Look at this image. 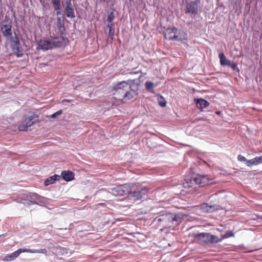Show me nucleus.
<instances>
[{
  "label": "nucleus",
  "mask_w": 262,
  "mask_h": 262,
  "mask_svg": "<svg viewBox=\"0 0 262 262\" xmlns=\"http://www.w3.org/2000/svg\"><path fill=\"white\" fill-rule=\"evenodd\" d=\"M62 111L61 110H60L58 111L57 112H56V113L53 114L51 116V117L52 118H55L56 116L62 114Z\"/></svg>",
  "instance_id": "34"
},
{
  "label": "nucleus",
  "mask_w": 262,
  "mask_h": 262,
  "mask_svg": "<svg viewBox=\"0 0 262 262\" xmlns=\"http://www.w3.org/2000/svg\"><path fill=\"white\" fill-rule=\"evenodd\" d=\"M57 21H58V24H59V22H61V19H60V18H57Z\"/></svg>",
  "instance_id": "37"
},
{
  "label": "nucleus",
  "mask_w": 262,
  "mask_h": 262,
  "mask_svg": "<svg viewBox=\"0 0 262 262\" xmlns=\"http://www.w3.org/2000/svg\"><path fill=\"white\" fill-rule=\"evenodd\" d=\"M237 160L241 162H246V164H247V161H248V160L246 159V158L243 156L242 155H239L237 156Z\"/></svg>",
  "instance_id": "33"
},
{
  "label": "nucleus",
  "mask_w": 262,
  "mask_h": 262,
  "mask_svg": "<svg viewBox=\"0 0 262 262\" xmlns=\"http://www.w3.org/2000/svg\"><path fill=\"white\" fill-rule=\"evenodd\" d=\"M210 233H202L197 234L195 237L202 242L208 244L210 243Z\"/></svg>",
  "instance_id": "15"
},
{
  "label": "nucleus",
  "mask_w": 262,
  "mask_h": 262,
  "mask_svg": "<svg viewBox=\"0 0 262 262\" xmlns=\"http://www.w3.org/2000/svg\"><path fill=\"white\" fill-rule=\"evenodd\" d=\"M177 30L176 28L169 29L167 30L164 34L165 38L168 40L177 39L178 36L176 35Z\"/></svg>",
  "instance_id": "14"
},
{
  "label": "nucleus",
  "mask_w": 262,
  "mask_h": 262,
  "mask_svg": "<svg viewBox=\"0 0 262 262\" xmlns=\"http://www.w3.org/2000/svg\"><path fill=\"white\" fill-rule=\"evenodd\" d=\"M223 240L225 238H228L234 236V233L231 231H227L225 234L222 235Z\"/></svg>",
  "instance_id": "27"
},
{
  "label": "nucleus",
  "mask_w": 262,
  "mask_h": 262,
  "mask_svg": "<svg viewBox=\"0 0 262 262\" xmlns=\"http://www.w3.org/2000/svg\"><path fill=\"white\" fill-rule=\"evenodd\" d=\"M10 46L14 54L18 57H21L23 55V48L20 46L18 38L16 36L15 37H12Z\"/></svg>",
  "instance_id": "5"
},
{
  "label": "nucleus",
  "mask_w": 262,
  "mask_h": 262,
  "mask_svg": "<svg viewBox=\"0 0 262 262\" xmlns=\"http://www.w3.org/2000/svg\"><path fill=\"white\" fill-rule=\"evenodd\" d=\"M129 90L135 93L136 94H138V91L139 90L140 84L138 83L135 82V80L130 81L128 83Z\"/></svg>",
  "instance_id": "20"
},
{
  "label": "nucleus",
  "mask_w": 262,
  "mask_h": 262,
  "mask_svg": "<svg viewBox=\"0 0 262 262\" xmlns=\"http://www.w3.org/2000/svg\"><path fill=\"white\" fill-rule=\"evenodd\" d=\"M223 239L222 237L219 238L217 236L214 235H212L210 234V244H213V243H217L219 242H220L222 241Z\"/></svg>",
  "instance_id": "25"
},
{
  "label": "nucleus",
  "mask_w": 262,
  "mask_h": 262,
  "mask_svg": "<svg viewBox=\"0 0 262 262\" xmlns=\"http://www.w3.org/2000/svg\"><path fill=\"white\" fill-rule=\"evenodd\" d=\"M38 115L32 113L30 116H25L23 118L18 128L19 131H26L28 127L31 126L37 121Z\"/></svg>",
  "instance_id": "3"
},
{
  "label": "nucleus",
  "mask_w": 262,
  "mask_h": 262,
  "mask_svg": "<svg viewBox=\"0 0 262 262\" xmlns=\"http://www.w3.org/2000/svg\"><path fill=\"white\" fill-rule=\"evenodd\" d=\"M13 200L16 201L17 203L24 204L25 203V202L28 201L27 193L21 194L19 196H17V198L13 196Z\"/></svg>",
  "instance_id": "19"
},
{
  "label": "nucleus",
  "mask_w": 262,
  "mask_h": 262,
  "mask_svg": "<svg viewBox=\"0 0 262 262\" xmlns=\"http://www.w3.org/2000/svg\"><path fill=\"white\" fill-rule=\"evenodd\" d=\"M114 17L115 16L114 15V13L113 12L110 13L107 18V22L112 23L114 19Z\"/></svg>",
  "instance_id": "31"
},
{
  "label": "nucleus",
  "mask_w": 262,
  "mask_h": 262,
  "mask_svg": "<svg viewBox=\"0 0 262 262\" xmlns=\"http://www.w3.org/2000/svg\"><path fill=\"white\" fill-rule=\"evenodd\" d=\"M129 90L128 82L125 81L117 83L113 89V95L115 99L121 101L126 91Z\"/></svg>",
  "instance_id": "2"
},
{
  "label": "nucleus",
  "mask_w": 262,
  "mask_h": 262,
  "mask_svg": "<svg viewBox=\"0 0 262 262\" xmlns=\"http://www.w3.org/2000/svg\"><path fill=\"white\" fill-rule=\"evenodd\" d=\"M62 179L67 182L73 180L74 179V174L71 171H63L61 174Z\"/></svg>",
  "instance_id": "16"
},
{
  "label": "nucleus",
  "mask_w": 262,
  "mask_h": 262,
  "mask_svg": "<svg viewBox=\"0 0 262 262\" xmlns=\"http://www.w3.org/2000/svg\"><path fill=\"white\" fill-rule=\"evenodd\" d=\"M113 26H114L113 22H112V23L108 22L107 27L109 28V29H113Z\"/></svg>",
  "instance_id": "36"
},
{
  "label": "nucleus",
  "mask_w": 262,
  "mask_h": 262,
  "mask_svg": "<svg viewBox=\"0 0 262 262\" xmlns=\"http://www.w3.org/2000/svg\"><path fill=\"white\" fill-rule=\"evenodd\" d=\"M26 252L32 253H42L47 254V250L46 249H40L39 250H33L30 249H26Z\"/></svg>",
  "instance_id": "24"
},
{
  "label": "nucleus",
  "mask_w": 262,
  "mask_h": 262,
  "mask_svg": "<svg viewBox=\"0 0 262 262\" xmlns=\"http://www.w3.org/2000/svg\"><path fill=\"white\" fill-rule=\"evenodd\" d=\"M201 209L204 212H211L214 210V206L208 205L207 203H204L201 205Z\"/></svg>",
  "instance_id": "21"
},
{
  "label": "nucleus",
  "mask_w": 262,
  "mask_h": 262,
  "mask_svg": "<svg viewBox=\"0 0 262 262\" xmlns=\"http://www.w3.org/2000/svg\"><path fill=\"white\" fill-rule=\"evenodd\" d=\"M247 166L248 167H251L253 165H257L256 162L255 161V158H253L251 160H248L247 161Z\"/></svg>",
  "instance_id": "29"
},
{
  "label": "nucleus",
  "mask_w": 262,
  "mask_h": 262,
  "mask_svg": "<svg viewBox=\"0 0 262 262\" xmlns=\"http://www.w3.org/2000/svg\"><path fill=\"white\" fill-rule=\"evenodd\" d=\"M205 178L201 176H198L194 178H188L185 179L183 183V187L185 188L192 187L194 184L202 187L204 186Z\"/></svg>",
  "instance_id": "4"
},
{
  "label": "nucleus",
  "mask_w": 262,
  "mask_h": 262,
  "mask_svg": "<svg viewBox=\"0 0 262 262\" xmlns=\"http://www.w3.org/2000/svg\"><path fill=\"white\" fill-rule=\"evenodd\" d=\"M137 95L135 93L132 92L129 90L126 91L121 101L123 103H125L128 100H132L135 96Z\"/></svg>",
  "instance_id": "17"
},
{
  "label": "nucleus",
  "mask_w": 262,
  "mask_h": 262,
  "mask_svg": "<svg viewBox=\"0 0 262 262\" xmlns=\"http://www.w3.org/2000/svg\"><path fill=\"white\" fill-rule=\"evenodd\" d=\"M26 249H19L17 251L12 253L11 254L6 256L3 259L4 261H12L18 257L23 252H26Z\"/></svg>",
  "instance_id": "12"
},
{
  "label": "nucleus",
  "mask_w": 262,
  "mask_h": 262,
  "mask_svg": "<svg viewBox=\"0 0 262 262\" xmlns=\"http://www.w3.org/2000/svg\"><path fill=\"white\" fill-rule=\"evenodd\" d=\"M38 46L40 49L44 51L54 48L51 39L50 40L41 39L38 42Z\"/></svg>",
  "instance_id": "10"
},
{
  "label": "nucleus",
  "mask_w": 262,
  "mask_h": 262,
  "mask_svg": "<svg viewBox=\"0 0 262 262\" xmlns=\"http://www.w3.org/2000/svg\"><path fill=\"white\" fill-rule=\"evenodd\" d=\"M145 86L146 90L147 91L150 92V93H151L152 94L155 93V91L154 89V84L153 82H152L150 81H146L145 83Z\"/></svg>",
  "instance_id": "23"
},
{
  "label": "nucleus",
  "mask_w": 262,
  "mask_h": 262,
  "mask_svg": "<svg viewBox=\"0 0 262 262\" xmlns=\"http://www.w3.org/2000/svg\"><path fill=\"white\" fill-rule=\"evenodd\" d=\"M158 101L159 104V105L162 107H164L166 106V101L162 97V96H160L158 98Z\"/></svg>",
  "instance_id": "28"
},
{
  "label": "nucleus",
  "mask_w": 262,
  "mask_h": 262,
  "mask_svg": "<svg viewBox=\"0 0 262 262\" xmlns=\"http://www.w3.org/2000/svg\"><path fill=\"white\" fill-rule=\"evenodd\" d=\"M27 197L29 202H30V203H28V204H31L32 203V200L36 199L37 197V194L35 193H30L28 192L27 193Z\"/></svg>",
  "instance_id": "26"
},
{
  "label": "nucleus",
  "mask_w": 262,
  "mask_h": 262,
  "mask_svg": "<svg viewBox=\"0 0 262 262\" xmlns=\"http://www.w3.org/2000/svg\"><path fill=\"white\" fill-rule=\"evenodd\" d=\"M114 33L115 31L114 29H109L108 40L110 39L111 42H112L114 39Z\"/></svg>",
  "instance_id": "30"
},
{
  "label": "nucleus",
  "mask_w": 262,
  "mask_h": 262,
  "mask_svg": "<svg viewBox=\"0 0 262 262\" xmlns=\"http://www.w3.org/2000/svg\"><path fill=\"white\" fill-rule=\"evenodd\" d=\"M58 26L59 32L60 33H64V28L63 26V24H62L61 22H59V23L58 24Z\"/></svg>",
  "instance_id": "32"
},
{
  "label": "nucleus",
  "mask_w": 262,
  "mask_h": 262,
  "mask_svg": "<svg viewBox=\"0 0 262 262\" xmlns=\"http://www.w3.org/2000/svg\"><path fill=\"white\" fill-rule=\"evenodd\" d=\"M254 158L257 165L262 163V156L256 157Z\"/></svg>",
  "instance_id": "35"
},
{
  "label": "nucleus",
  "mask_w": 262,
  "mask_h": 262,
  "mask_svg": "<svg viewBox=\"0 0 262 262\" xmlns=\"http://www.w3.org/2000/svg\"><path fill=\"white\" fill-rule=\"evenodd\" d=\"M52 2L54 6V10L57 11V14H59L60 13L59 10L61 9L60 0H52Z\"/></svg>",
  "instance_id": "22"
},
{
  "label": "nucleus",
  "mask_w": 262,
  "mask_h": 262,
  "mask_svg": "<svg viewBox=\"0 0 262 262\" xmlns=\"http://www.w3.org/2000/svg\"><path fill=\"white\" fill-rule=\"evenodd\" d=\"M65 12L66 16L70 18L75 17L74 9L72 6L71 0H66L65 1Z\"/></svg>",
  "instance_id": "9"
},
{
  "label": "nucleus",
  "mask_w": 262,
  "mask_h": 262,
  "mask_svg": "<svg viewBox=\"0 0 262 262\" xmlns=\"http://www.w3.org/2000/svg\"><path fill=\"white\" fill-rule=\"evenodd\" d=\"M198 1L191 2L187 4L186 13L191 14H196L198 13Z\"/></svg>",
  "instance_id": "11"
},
{
  "label": "nucleus",
  "mask_w": 262,
  "mask_h": 262,
  "mask_svg": "<svg viewBox=\"0 0 262 262\" xmlns=\"http://www.w3.org/2000/svg\"><path fill=\"white\" fill-rule=\"evenodd\" d=\"M61 179V176L57 174H54L48 179H47L44 182L46 186H48L50 184H53L56 181H59Z\"/></svg>",
  "instance_id": "18"
},
{
  "label": "nucleus",
  "mask_w": 262,
  "mask_h": 262,
  "mask_svg": "<svg viewBox=\"0 0 262 262\" xmlns=\"http://www.w3.org/2000/svg\"><path fill=\"white\" fill-rule=\"evenodd\" d=\"M219 58L221 66H228L231 68L233 70L236 71L237 72H239V69L237 67V64L232 61L227 59L223 53L219 54Z\"/></svg>",
  "instance_id": "6"
},
{
  "label": "nucleus",
  "mask_w": 262,
  "mask_h": 262,
  "mask_svg": "<svg viewBox=\"0 0 262 262\" xmlns=\"http://www.w3.org/2000/svg\"><path fill=\"white\" fill-rule=\"evenodd\" d=\"M1 31L3 35L6 37H12V23L11 22L8 24H3L1 26Z\"/></svg>",
  "instance_id": "8"
},
{
  "label": "nucleus",
  "mask_w": 262,
  "mask_h": 262,
  "mask_svg": "<svg viewBox=\"0 0 262 262\" xmlns=\"http://www.w3.org/2000/svg\"><path fill=\"white\" fill-rule=\"evenodd\" d=\"M194 102L198 108L203 111V109L208 107L210 103L209 102L203 98L195 99Z\"/></svg>",
  "instance_id": "13"
},
{
  "label": "nucleus",
  "mask_w": 262,
  "mask_h": 262,
  "mask_svg": "<svg viewBox=\"0 0 262 262\" xmlns=\"http://www.w3.org/2000/svg\"><path fill=\"white\" fill-rule=\"evenodd\" d=\"M64 33H60L59 36H51V39L54 48L61 47L66 44L67 38Z\"/></svg>",
  "instance_id": "7"
},
{
  "label": "nucleus",
  "mask_w": 262,
  "mask_h": 262,
  "mask_svg": "<svg viewBox=\"0 0 262 262\" xmlns=\"http://www.w3.org/2000/svg\"><path fill=\"white\" fill-rule=\"evenodd\" d=\"M148 188L138 183H129L114 186L110 188V192L115 196L128 194L134 201L142 199L147 194Z\"/></svg>",
  "instance_id": "1"
},
{
  "label": "nucleus",
  "mask_w": 262,
  "mask_h": 262,
  "mask_svg": "<svg viewBox=\"0 0 262 262\" xmlns=\"http://www.w3.org/2000/svg\"><path fill=\"white\" fill-rule=\"evenodd\" d=\"M182 191H184V190H181V192H182ZM184 194H185L184 193H182V192H181V195H184Z\"/></svg>",
  "instance_id": "38"
}]
</instances>
